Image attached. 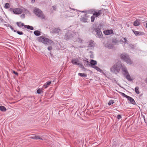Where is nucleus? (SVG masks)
Wrapping results in <instances>:
<instances>
[{
    "label": "nucleus",
    "mask_w": 147,
    "mask_h": 147,
    "mask_svg": "<svg viewBox=\"0 0 147 147\" xmlns=\"http://www.w3.org/2000/svg\"><path fill=\"white\" fill-rule=\"evenodd\" d=\"M78 60V59H72L71 61V63L74 65H77Z\"/></svg>",
    "instance_id": "aec40b11"
},
{
    "label": "nucleus",
    "mask_w": 147,
    "mask_h": 147,
    "mask_svg": "<svg viewBox=\"0 0 147 147\" xmlns=\"http://www.w3.org/2000/svg\"><path fill=\"white\" fill-rule=\"evenodd\" d=\"M38 41L42 42L46 45H50L54 43L52 40L43 36L38 37Z\"/></svg>",
    "instance_id": "7ed1b4c3"
},
{
    "label": "nucleus",
    "mask_w": 147,
    "mask_h": 147,
    "mask_svg": "<svg viewBox=\"0 0 147 147\" xmlns=\"http://www.w3.org/2000/svg\"><path fill=\"white\" fill-rule=\"evenodd\" d=\"M94 41H93L92 40H90L89 41V43L88 45V47H92L94 46Z\"/></svg>",
    "instance_id": "393cba45"
},
{
    "label": "nucleus",
    "mask_w": 147,
    "mask_h": 147,
    "mask_svg": "<svg viewBox=\"0 0 147 147\" xmlns=\"http://www.w3.org/2000/svg\"><path fill=\"white\" fill-rule=\"evenodd\" d=\"M35 0H31V2L32 3H34L35 1Z\"/></svg>",
    "instance_id": "13d9d810"
},
{
    "label": "nucleus",
    "mask_w": 147,
    "mask_h": 147,
    "mask_svg": "<svg viewBox=\"0 0 147 147\" xmlns=\"http://www.w3.org/2000/svg\"><path fill=\"white\" fill-rule=\"evenodd\" d=\"M61 30L59 28H56L53 30V32L55 33H59Z\"/></svg>",
    "instance_id": "6ab92c4d"
},
{
    "label": "nucleus",
    "mask_w": 147,
    "mask_h": 147,
    "mask_svg": "<svg viewBox=\"0 0 147 147\" xmlns=\"http://www.w3.org/2000/svg\"><path fill=\"white\" fill-rule=\"evenodd\" d=\"M95 9H89L88 10H86L87 11V14H93V13L94 12V10Z\"/></svg>",
    "instance_id": "4be33fe9"
},
{
    "label": "nucleus",
    "mask_w": 147,
    "mask_h": 147,
    "mask_svg": "<svg viewBox=\"0 0 147 147\" xmlns=\"http://www.w3.org/2000/svg\"><path fill=\"white\" fill-rule=\"evenodd\" d=\"M114 103V101L113 100H111L109 101L108 104L109 105H111L113 104Z\"/></svg>",
    "instance_id": "c9c22d12"
},
{
    "label": "nucleus",
    "mask_w": 147,
    "mask_h": 147,
    "mask_svg": "<svg viewBox=\"0 0 147 147\" xmlns=\"http://www.w3.org/2000/svg\"><path fill=\"white\" fill-rule=\"evenodd\" d=\"M0 110L2 112H5V111L7 109L4 106H0Z\"/></svg>",
    "instance_id": "b1692460"
},
{
    "label": "nucleus",
    "mask_w": 147,
    "mask_h": 147,
    "mask_svg": "<svg viewBox=\"0 0 147 147\" xmlns=\"http://www.w3.org/2000/svg\"><path fill=\"white\" fill-rule=\"evenodd\" d=\"M118 41L116 39L114 38L112 40V42L114 44H116L117 43Z\"/></svg>",
    "instance_id": "e433bc0d"
},
{
    "label": "nucleus",
    "mask_w": 147,
    "mask_h": 147,
    "mask_svg": "<svg viewBox=\"0 0 147 147\" xmlns=\"http://www.w3.org/2000/svg\"><path fill=\"white\" fill-rule=\"evenodd\" d=\"M122 73L124 76L126 75V74L129 73L127 69L122 71Z\"/></svg>",
    "instance_id": "4c0bfd02"
},
{
    "label": "nucleus",
    "mask_w": 147,
    "mask_h": 147,
    "mask_svg": "<svg viewBox=\"0 0 147 147\" xmlns=\"http://www.w3.org/2000/svg\"><path fill=\"white\" fill-rule=\"evenodd\" d=\"M119 93L121 94V95L123 96L124 97H125L126 98H127L129 96H127L124 93L121 92H119Z\"/></svg>",
    "instance_id": "f704fd0d"
},
{
    "label": "nucleus",
    "mask_w": 147,
    "mask_h": 147,
    "mask_svg": "<svg viewBox=\"0 0 147 147\" xmlns=\"http://www.w3.org/2000/svg\"><path fill=\"white\" fill-rule=\"evenodd\" d=\"M74 38H73V40L75 42H78L80 43L81 44H82V40L80 38H78V34L77 32L76 34H74Z\"/></svg>",
    "instance_id": "0eeeda50"
},
{
    "label": "nucleus",
    "mask_w": 147,
    "mask_h": 147,
    "mask_svg": "<svg viewBox=\"0 0 147 147\" xmlns=\"http://www.w3.org/2000/svg\"><path fill=\"white\" fill-rule=\"evenodd\" d=\"M20 17L21 18H24L25 17V15L24 14H23L20 15Z\"/></svg>",
    "instance_id": "37998d69"
},
{
    "label": "nucleus",
    "mask_w": 147,
    "mask_h": 147,
    "mask_svg": "<svg viewBox=\"0 0 147 147\" xmlns=\"http://www.w3.org/2000/svg\"><path fill=\"white\" fill-rule=\"evenodd\" d=\"M129 81H131L132 79H131L130 76L129 74H127L126 75L124 76Z\"/></svg>",
    "instance_id": "a878e982"
},
{
    "label": "nucleus",
    "mask_w": 147,
    "mask_h": 147,
    "mask_svg": "<svg viewBox=\"0 0 147 147\" xmlns=\"http://www.w3.org/2000/svg\"><path fill=\"white\" fill-rule=\"evenodd\" d=\"M122 66V63L119 61L111 67L110 71L112 73L116 74L120 72Z\"/></svg>",
    "instance_id": "f257e3e1"
},
{
    "label": "nucleus",
    "mask_w": 147,
    "mask_h": 147,
    "mask_svg": "<svg viewBox=\"0 0 147 147\" xmlns=\"http://www.w3.org/2000/svg\"><path fill=\"white\" fill-rule=\"evenodd\" d=\"M140 22L139 21L136 20L134 23V25L135 26H137L140 25Z\"/></svg>",
    "instance_id": "5701e85b"
},
{
    "label": "nucleus",
    "mask_w": 147,
    "mask_h": 147,
    "mask_svg": "<svg viewBox=\"0 0 147 147\" xmlns=\"http://www.w3.org/2000/svg\"><path fill=\"white\" fill-rule=\"evenodd\" d=\"M135 92L137 94H140V92L139 91V87L136 86L135 88Z\"/></svg>",
    "instance_id": "473e14b6"
},
{
    "label": "nucleus",
    "mask_w": 147,
    "mask_h": 147,
    "mask_svg": "<svg viewBox=\"0 0 147 147\" xmlns=\"http://www.w3.org/2000/svg\"><path fill=\"white\" fill-rule=\"evenodd\" d=\"M93 28V31H95L96 32V36L99 38H102L103 37V35L100 29L98 27Z\"/></svg>",
    "instance_id": "423d86ee"
},
{
    "label": "nucleus",
    "mask_w": 147,
    "mask_h": 147,
    "mask_svg": "<svg viewBox=\"0 0 147 147\" xmlns=\"http://www.w3.org/2000/svg\"><path fill=\"white\" fill-rule=\"evenodd\" d=\"M97 61L93 59H92L90 61V63L91 65V67H92L95 66V65L97 64Z\"/></svg>",
    "instance_id": "f3484780"
},
{
    "label": "nucleus",
    "mask_w": 147,
    "mask_h": 147,
    "mask_svg": "<svg viewBox=\"0 0 147 147\" xmlns=\"http://www.w3.org/2000/svg\"><path fill=\"white\" fill-rule=\"evenodd\" d=\"M52 49V47L51 46H49L47 48L48 50L49 51H51V50Z\"/></svg>",
    "instance_id": "a18cd8bd"
},
{
    "label": "nucleus",
    "mask_w": 147,
    "mask_h": 147,
    "mask_svg": "<svg viewBox=\"0 0 147 147\" xmlns=\"http://www.w3.org/2000/svg\"><path fill=\"white\" fill-rule=\"evenodd\" d=\"M124 41L123 42L124 43L127 42V40L126 39V38H123Z\"/></svg>",
    "instance_id": "603ef678"
},
{
    "label": "nucleus",
    "mask_w": 147,
    "mask_h": 147,
    "mask_svg": "<svg viewBox=\"0 0 147 147\" xmlns=\"http://www.w3.org/2000/svg\"><path fill=\"white\" fill-rule=\"evenodd\" d=\"M92 67L99 71L101 72L102 71L97 66H94V67Z\"/></svg>",
    "instance_id": "2f4dec72"
},
{
    "label": "nucleus",
    "mask_w": 147,
    "mask_h": 147,
    "mask_svg": "<svg viewBox=\"0 0 147 147\" xmlns=\"http://www.w3.org/2000/svg\"><path fill=\"white\" fill-rule=\"evenodd\" d=\"M30 138L31 139H34L37 140L39 139L41 140H42V138L40 137L39 136H31L30 137Z\"/></svg>",
    "instance_id": "a211bd4d"
},
{
    "label": "nucleus",
    "mask_w": 147,
    "mask_h": 147,
    "mask_svg": "<svg viewBox=\"0 0 147 147\" xmlns=\"http://www.w3.org/2000/svg\"><path fill=\"white\" fill-rule=\"evenodd\" d=\"M81 68L82 69V70H84V71H85L86 70V69L83 66V65H82L81 67Z\"/></svg>",
    "instance_id": "8fccbe9b"
},
{
    "label": "nucleus",
    "mask_w": 147,
    "mask_h": 147,
    "mask_svg": "<svg viewBox=\"0 0 147 147\" xmlns=\"http://www.w3.org/2000/svg\"><path fill=\"white\" fill-rule=\"evenodd\" d=\"M113 31L112 30H108L104 32V34L106 35H108L113 34Z\"/></svg>",
    "instance_id": "dca6fc26"
},
{
    "label": "nucleus",
    "mask_w": 147,
    "mask_h": 147,
    "mask_svg": "<svg viewBox=\"0 0 147 147\" xmlns=\"http://www.w3.org/2000/svg\"><path fill=\"white\" fill-rule=\"evenodd\" d=\"M13 10H14V9H13L12 8H10V9H9V10L10 11H13Z\"/></svg>",
    "instance_id": "4d7b16f0"
},
{
    "label": "nucleus",
    "mask_w": 147,
    "mask_h": 147,
    "mask_svg": "<svg viewBox=\"0 0 147 147\" xmlns=\"http://www.w3.org/2000/svg\"><path fill=\"white\" fill-rule=\"evenodd\" d=\"M51 81H49L45 83L43 86V87L45 88H47L49 85L51 84Z\"/></svg>",
    "instance_id": "412c9836"
},
{
    "label": "nucleus",
    "mask_w": 147,
    "mask_h": 147,
    "mask_svg": "<svg viewBox=\"0 0 147 147\" xmlns=\"http://www.w3.org/2000/svg\"><path fill=\"white\" fill-rule=\"evenodd\" d=\"M10 5L8 3H6L5 4V8L6 9H8L10 7Z\"/></svg>",
    "instance_id": "72a5a7b5"
},
{
    "label": "nucleus",
    "mask_w": 147,
    "mask_h": 147,
    "mask_svg": "<svg viewBox=\"0 0 147 147\" xmlns=\"http://www.w3.org/2000/svg\"><path fill=\"white\" fill-rule=\"evenodd\" d=\"M90 18L89 16L87 14H85L83 15L82 16L80 20L82 22H87L88 19Z\"/></svg>",
    "instance_id": "1a4fd4ad"
},
{
    "label": "nucleus",
    "mask_w": 147,
    "mask_h": 147,
    "mask_svg": "<svg viewBox=\"0 0 147 147\" xmlns=\"http://www.w3.org/2000/svg\"><path fill=\"white\" fill-rule=\"evenodd\" d=\"M113 147H121L122 145H120V142L116 140L115 139H113Z\"/></svg>",
    "instance_id": "6e6552de"
},
{
    "label": "nucleus",
    "mask_w": 147,
    "mask_h": 147,
    "mask_svg": "<svg viewBox=\"0 0 147 147\" xmlns=\"http://www.w3.org/2000/svg\"><path fill=\"white\" fill-rule=\"evenodd\" d=\"M120 57L121 60L125 62L127 64L131 65L132 63L133 62L129 55L126 53H123L120 54Z\"/></svg>",
    "instance_id": "f03ea898"
},
{
    "label": "nucleus",
    "mask_w": 147,
    "mask_h": 147,
    "mask_svg": "<svg viewBox=\"0 0 147 147\" xmlns=\"http://www.w3.org/2000/svg\"><path fill=\"white\" fill-rule=\"evenodd\" d=\"M103 14H104V11L101 10H95L94 12L93 13V15L96 17H98L100 15Z\"/></svg>",
    "instance_id": "9d476101"
},
{
    "label": "nucleus",
    "mask_w": 147,
    "mask_h": 147,
    "mask_svg": "<svg viewBox=\"0 0 147 147\" xmlns=\"http://www.w3.org/2000/svg\"><path fill=\"white\" fill-rule=\"evenodd\" d=\"M77 32H71V31H68L66 33L65 36V39L66 40L72 39L73 40L74 36V34H76Z\"/></svg>",
    "instance_id": "39448f33"
},
{
    "label": "nucleus",
    "mask_w": 147,
    "mask_h": 147,
    "mask_svg": "<svg viewBox=\"0 0 147 147\" xmlns=\"http://www.w3.org/2000/svg\"><path fill=\"white\" fill-rule=\"evenodd\" d=\"M13 73L14 74H15V75H16V76H18V73H17V72L15 71H13Z\"/></svg>",
    "instance_id": "09e8293b"
},
{
    "label": "nucleus",
    "mask_w": 147,
    "mask_h": 147,
    "mask_svg": "<svg viewBox=\"0 0 147 147\" xmlns=\"http://www.w3.org/2000/svg\"><path fill=\"white\" fill-rule=\"evenodd\" d=\"M13 31L14 32H16L19 35H23V32H22V31H17L15 30H13Z\"/></svg>",
    "instance_id": "7c9ffc66"
},
{
    "label": "nucleus",
    "mask_w": 147,
    "mask_h": 147,
    "mask_svg": "<svg viewBox=\"0 0 147 147\" xmlns=\"http://www.w3.org/2000/svg\"><path fill=\"white\" fill-rule=\"evenodd\" d=\"M52 7L53 8V10H54L55 11L56 10L57 8L56 6L54 5L52 6Z\"/></svg>",
    "instance_id": "49530a36"
},
{
    "label": "nucleus",
    "mask_w": 147,
    "mask_h": 147,
    "mask_svg": "<svg viewBox=\"0 0 147 147\" xmlns=\"http://www.w3.org/2000/svg\"><path fill=\"white\" fill-rule=\"evenodd\" d=\"M5 26H6L7 27H9L10 25L9 24H5L4 25Z\"/></svg>",
    "instance_id": "5fc2aeb1"
},
{
    "label": "nucleus",
    "mask_w": 147,
    "mask_h": 147,
    "mask_svg": "<svg viewBox=\"0 0 147 147\" xmlns=\"http://www.w3.org/2000/svg\"><path fill=\"white\" fill-rule=\"evenodd\" d=\"M78 11L82 13H84L85 14H87V11Z\"/></svg>",
    "instance_id": "de8ad7c7"
},
{
    "label": "nucleus",
    "mask_w": 147,
    "mask_h": 147,
    "mask_svg": "<svg viewBox=\"0 0 147 147\" xmlns=\"http://www.w3.org/2000/svg\"><path fill=\"white\" fill-rule=\"evenodd\" d=\"M41 92H42V91L41 90L40 88L38 89L36 91L37 93L38 94H40Z\"/></svg>",
    "instance_id": "79ce46f5"
},
{
    "label": "nucleus",
    "mask_w": 147,
    "mask_h": 147,
    "mask_svg": "<svg viewBox=\"0 0 147 147\" xmlns=\"http://www.w3.org/2000/svg\"><path fill=\"white\" fill-rule=\"evenodd\" d=\"M78 75L79 76L82 77H86L87 76V74L84 73H79Z\"/></svg>",
    "instance_id": "c756f323"
},
{
    "label": "nucleus",
    "mask_w": 147,
    "mask_h": 147,
    "mask_svg": "<svg viewBox=\"0 0 147 147\" xmlns=\"http://www.w3.org/2000/svg\"><path fill=\"white\" fill-rule=\"evenodd\" d=\"M34 13L38 17L41 18L42 19L45 18V16L43 13L42 11L38 8H35L34 11Z\"/></svg>",
    "instance_id": "20e7f679"
},
{
    "label": "nucleus",
    "mask_w": 147,
    "mask_h": 147,
    "mask_svg": "<svg viewBox=\"0 0 147 147\" xmlns=\"http://www.w3.org/2000/svg\"><path fill=\"white\" fill-rule=\"evenodd\" d=\"M107 47L109 48H112L113 47V45L112 44H108L107 46Z\"/></svg>",
    "instance_id": "a19ab883"
},
{
    "label": "nucleus",
    "mask_w": 147,
    "mask_h": 147,
    "mask_svg": "<svg viewBox=\"0 0 147 147\" xmlns=\"http://www.w3.org/2000/svg\"><path fill=\"white\" fill-rule=\"evenodd\" d=\"M146 28H147V23H146Z\"/></svg>",
    "instance_id": "052dcab7"
},
{
    "label": "nucleus",
    "mask_w": 147,
    "mask_h": 147,
    "mask_svg": "<svg viewBox=\"0 0 147 147\" xmlns=\"http://www.w3.org/2000/svg\"><path fill=\"white\" fill-rule=\"evenodd\" d=\"M22 26H24L25 28H27L28 29H30L31 30H34V28L32 26L29 25H25L24 24H22Z\"/></svg>",
    "instance_id": "4468645a"
},
{
    "label": "nucleus",
    "mask_w": 147,
    "mask_h": 147,
    "mask_svg": "<svg viewBox=\"0 0 147 147\" xmlns=\"http://www.w3.org/2000/svg\"><path fill=\"white\" fill-rule=\"evenodd\" d=\"M143 118L144 119V120L145 122L146 123V122L145 121V118L144 116H143Z\"/></svg>",
    "instance_id": "bf43d9fd"
},
{
    "label": "nucleus",
    "mask_w": 147,
    "mask_h": 147,
    "mask_svg": "<svg viewBox=\"0 0 147 147\" xmlns=\"http://www.w3.org/2000/svg\"><path fill=\"white\" fill-rule=\"evenodd\" d=\"M133 32L136 36L143 35L144 34V33L142 32H139L132 30Z\"/></svg>",
    "instance_id": "ddd939ff"
},
{
    "label": "nucleus",
    "mask_w": 147,
    "mask_h": 147,
    "mask_svg": "<svg viewBox=\"0 0 147 147\" xmlns=\"http://www.w3.org/2000/svg\"><path fill=\"white\" fill-rule=\"evenodd\" d=\"M9 27L11 29V30H14V28L11 25Z\"/></svg>",
    "instance_id": "6e6d98bb"
},
{
    "label": "nucleus",
    "mask_w": 147,
    "mask_h": 147,
    "mask_svg": "<svg viewBox=\"0 0 147 147\" xmlns=\"http://www.w3.org/2000/svg\"><path fill=\"white\" fill-rule=\"evenodd\" d=\"M95 16H94L93 15L91 16V22H93L94 21L95 18Z\"/></svg>",
    "instance_id": "ea45409f"
},
{
    "label": "nucleus",
    "mask_w": 147,
    "mask_h": 147,
    "mask_svg": "<svg viewBox=\"0 0 147 147\" xmlns=\"http://www.w3.org/2000/svg\"><path fill=\"white\" fill-rule=\"evenodd\" d=\"M84 61H85V64L87 66L90 65V62H89L88 61H86V60H85Z\"/></svg>",
    "instance_id": "58836bf2"
},
{
    "label": "nucleus",
    "mask_w": 147,
    "mask_h": 147,
    "mask_svg": "<svg viewBox=\"0 0 147 147\" xmlns=\"http://www.w3.org/2000/svg\"><path fill=\"white\" fill-rule=\"evenodd\" d=\"M121 116L120 115H119L117 116V118L118 119H119L121 118Z\"/></svg>",
    "instance_id": "c03bdc74"
},
{
    "label": "nucleus",
    "mask_w": 147,
    "mask_h": 147,
    "mask_svg": "<svg viewBox=\"0 0 147 147\" xmlns=\"http://www.w3.org/2000/svg\"><path fill=\"white\" fill-rule=\"evenodd\" d=\"M34 34L36 36H39L40 35V32L38 30H36L34 32Z\"/></svg>",
    "instance_id": "bb28decb"
},
{
    "label": "nucleus",
    "mask_w": 147,
    "mask_h": 147,
    "mask_svg": "<svg viewBox=\"0 0 147 147\" xmlns=\"http://www.w3.org/2000/svg\"><path fill=\"white\" fill-rule=\"evenodd\" d=\"M77 65H78L80 67H81V66L83 65L82 63H78L77 64Z\"/></svg>",
    "instance_id": "3c124183"
},
{
    "label": "nucleus",
    "mask_w": 147,
    "mask_h": 147,
    "mask_svg": "<svg viewBox=\"0 0 147 147\" xmlns=\"http://www.w3.org/2000/svg\"><path fill=\"white\" fill-rule=\"evenodd\" d=\"M24 24L23 23H22L21 22H16V24L18 26V27L22 28V26H22V24Z\"/></svg>",
    "instance_id": "cd10ccee"
},
{
    "label": "nucleus",
    "mask_w": 147,
    "mask_h": 147,
    "mask_svg": "<svg viewBox=\"0 0 147 147\" xmlns=\"http://www.w3.org/2000/svg\"><path fill=\"white\" fill-rule=\"evenodd\" d=\"M0 20L1 21V22H2L3 21V20L2 18V17L0 16Z\"/></svg>",
    "instance_id": "864d4df0"
},
{
    "label": "nucleus",
    "mask_w": 147,
    "mask_h": 147,
    "mask_svg": "<svg viewBox=\"0 0 147 147\" xmlns=\"http://www.w3.org/2000/svg\"><path fill=\"white\" fill-rule=\"evenodd\" d=\"M22 11V9L19 8L14 9V10H13V13L16 14H20L21 13Z\"/></svg>",
    "instance_id": "9b49d317"
},
{
    "label": "nucleus",
    "mask_w": 147,
    "mask_h": 147,
    "mask_svg": "<svg viewBox=\"0 0 147 147\" xmlns=\"http://www.w3.org/2000/svg\"><path fill=\"white\" fill-rule=\"evenodd\" d=\"M127 99L130 101V103L134 105H135L136 104V103L134 100L131 97L128 96L127 98Z\"/></svg>",
    "instance_id": "2eb2a0df"
},
{
    "label": "nucleus",
    "mask_w": 147,
    "mask_h": 147,
    "mask_svg": "<svg viewBox=\"0 0 147 147\" xmlns=\"http://www.w3.org/2000/svg\"><path fill=\"white\" fill-rule=\"evenodd\" d=\"M27 99L28 101H33L34 100L35 97L34 96H25Z\"/></svg>",
    "instance_id": "f8f14e48"
},
{
    "label": "nucleus",
    "mask_w": 147,
    "mask_h": 147,
    "mask_svg": "<svg viewBox=\"0 0 147 147\" xmlns=\"http://www.w3.org/2000/svg\"><path fill=\"white\" fill-rule=\"evenodd\" d=\"M122 67H121V69L122 72L127 69V68L124 65H123L122 63Z\"/></svg>",
    "instance_id": "c85d7f7f"
}]
</instances>
